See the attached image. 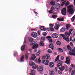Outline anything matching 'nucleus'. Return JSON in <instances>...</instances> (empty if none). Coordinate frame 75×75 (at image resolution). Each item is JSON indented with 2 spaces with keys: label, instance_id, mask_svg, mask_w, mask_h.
<instances>
[{
  "label": "nucleus",
  "instance_id": "6e6d98bb",
  "mask_svg": "<svg viewBox=\"0 0 75 75\" xmlns=\"http://www.w3.org/2000/svg\"><path fill=\"white\" fill-rule=\"evenodd\" d=\"M65 4V2H63L61 4V6H64Z\"/></svg>",
  "mask_w": 75,
  "mask_h": 75
},
{
  "label": "nucleus",
  "instance_id": "a211bd4d",
  "mask_svg": "<svg viewBox=\"0 0 75 75\" xmlns=\"http://www.w3.org/2000/svg\"><path fill=\"white\" fill-rule=\"evenodd\" d=\"M24 60V55H22L21 57V58L20 59V61L21 62H23Z\"/></svg>",
  "mask_w": 75,
  "mask_h": 75
},
{
  "label": "nucleus",
  "instance_id": "13d9d810",
  "mask_svg": "<svg viewBox=\"0 0 75 75\" xmlns=\"http://www.w3.org/2000/svg\"><path fill=\"white\" fill-rule=\"evenodd\" d=\"M42 59H46V56H43L42 57Z\"/></svg>",
  "mask_w": 75,
  "mask_h": 75
},
{
  "label": "nucleus",
  "instance_id": "39448f33",
  "mask_svg": "<svg viewBox=\"0 0 75 75\" xmlns=\"http://www.w3.org/2000/svg\"><path fill=\"white\" fill-rule=\"evenodd\" d=\"M31 36L33 38H37V34L36 32H33L31 33Z\"/></svg>",
  "mask_w": 75,
  "mask_h": 75
},
{
  "label": "nucleus",
  "instance_id": "f3484780",
  "mask_svg": "<svg viewBox=\"0 0 75 75\" xmlns=\"http://www.w3.org/2000/svg\"><path fill=\"white\" fill-rule=\"evenodd\" d=\"M40 30H42V31H45V28L43 26H41L40 27Z\"/></svg>",
  "mask_w": 75,
  "mask_h": 75
},
{
  "label": "nucleus",
  "instance_id": "0e129e2a",
  "mask_svg": "<svg viewBox=\"0 0 75 75\" xmlns=\"http://www.w3.org/2000/svg\"><path fill=\"white\" fill-rule=\"evenodd\" d=\"M31 30L32 31H35L36 30L35 29H31Z\"/></svg>",
  "mask_w": 75,
  "mask_h": 75
},
{
  "label": "nucleus",
  "instance_id": "4c0bfd02",
  "mask_svg": "<svg viewBox=\"0 0 75 75\" xmlns=\"http://www.w3.org/2000/svg\"><path fill=\"white\" fill-rule=\"evenodd\" d=\"M67 47L69 50H71V47H70V46H69V45L67 46Z\"/></svg>",
  "mask_w": 75,
  "mask_h": 75
},
{
  "label": "nucleus",
  "instance_id": "79ce46f5",
  "mask_svg": "<svg viewBox=\"0 0 75 75\" xmlns=\"http://www.w3.org/2000/svg\"><path fill=\"white\" fill-rule=\"evenodd\" d=\"M47 52L48 53L50 54V53H51L52 52V51H51L50 49H48L47 50Z\"/></svg>",
  "mask_w": 75,
  "mask_h": 75
},
{
  "label": "nucleus",
  "instance_id": "aec40b11",
  "mask_svg": "<svg viewBox=\"0 0 75 75\" xmlns=\"http://www.w3.org/2000/svg\"><path fill=\"white\" fill-rule=\"evenodd\" d=\"M55 2L54 1H52L50 2V4L52 6H54V5H55Z\"/></svg>",
  "mask_w": 75,
  "mask_h": 75
},
{
  "label": "nucleus",
  "instance_id": "dca6fc26",
  "mask_svg": "<svg viewBox=\"0 0 75 75\" xmlns=\"http://www.w3.org/2000/svg\"><path fill=\"white\" fill-rule=\"evenodd\" d=\"M29 64L30 66H34L35 65V63L34 62L31 61L29 62Z\"/></svg>",
  "mask_w": 75,
  "mask_h": 75
},
{
  "label": "nucleus",
  "instance_id": "e433bc0d",
  "mask_svg": "<svg viewBox=\"0 0 75 75\" xmlns=\"http://www.w3.org/2000/svg\"><path fill=\"white\" fill-rule=\"evenodd\" d=\"M64 69H65V68L64 67H62L61 68H59V69H60L61 71H63V70H64Z\"/></svg>",
  "mask_w": 75,
  "mask_h": 75
},
{
  "label": "nucleus",
  "instance_id": "e2e57ef3",
  "mask_svg": "<svg viewBox=\"0 0 75 75\" xmlns=\"http://www.w3.org/2000/svg\"><path fill=\"white\" fill-rule=\"evenodd\" d=\"M38 35H40V30H39L38 31Z\"/></svg>",
  "mask_w": 75,
  "mask_h": 75
},
{
  "label": "nucleus",
  "instance_id": "6e6552de",
  "mask_svg": "<svg viewBox=\"0 0 75 75\" xmlns=\"http://www.w3.org/2000/svg\"><path fill=\"white\" fill-rule=\"evenodd\" d=\"M35 58H36V57H35V54H31L30 59L32 61L34 60Z\"/></svg>",
  "mask_w": 75,
  "mask_h": 75
},
{
  "label": "nucleus",
  "instance_id": "3c124183",
  "mask_svg": "<svg viewBox=\"0 0 75 75\" xmlns=\"http://www.w3.org/2000/svg\"><path fill=\"white\" fill-rule=\"evenodd\" d=\"M72 31H73V29H71L70 30H69V34H70L71 35V32H72Z\"/></svg>",
  "mask_w": 75,
  "mask_h": 75
},
{
  "label": "nucleus",
  "instance_id": "c756f323",
  "mask_svg": "<svg viewBox=\"0 0 75 75\" xmlns=\"http://www.w3.org/2000/svg\"><path fill=\"white\" fill-rule=\"evenodd\" d=\"M48 63H49V61H48V60H46L45 63V65H48Z\"/></svg>",
  "mask_w": 75,
  "mask_h": 75
},
{
  "label": "nucleus",
  "instance_id": "5701e85b",
  "mask_svg": "<svg viewBox=\"0 0 75 75\" xmlns=\"http://www.w3.org/2000/svg\"><path fill=\"white\" fill-rule=\"evenodd\" d=\"M28 41L30 42H32L33 41V38H32L29 37L28 38Z\"/></svg>",
  "mask_w": 75,
  "mask_h": 75
},
{
  "label": "nucleus",
  "instance_id": "b1692460",
  "mask_svg": "<svg viewBox=\"0 0 75 75\" xmlns=\"http://www.w3.org/2000/svg\"><path fill=\"white\" fill-rule=\"evenodd\" d=\"M57 20L59 21H64V18H57Z\"/></svg>",
  "mask_w": 75,
  "mask_h": 75
},
{
  "label": "nucleus",
  "instance_id": "9b49d317",
  "mask_svg": "<svg viewBox=\"0 0 75 75\" xmlns=\"http://www.w3.org/2000/svg\"><path fill=\"white\" fill-rule=\"evenodd\" d=\"M70 62V59L68 57H66V59L65 61V63L67 64H69Z\"/></svg>",
  "mask_w": 75,
  "mask_h": 75
},
{
  "label": "nucleus",
  "instance_id": "4468645a",
  "mask_svg": "<svg viewBox=\"0 0 75 75\" xmlns=\"http://www.w3.org/2000/svg\"><path fill=\"white\" fill-rule=\"evenodd\" d=\"M54 66V64L52 62H51L50 63L49 67L51 68L52 67H53Z\"/></svg>",
  "mask_w": 75,
  "mask_h": 75
},
{
  "label": "nucleus",
  "instance_id": "a878e982",
  "mask_svg": "<svg viewBox=\"0 0 75 75\" xmlns=\"http://www.w3.org/2000/svg\"><path fill=\"white\" fill-rule=\"evenodd\" d=\"M65 35L67 36V37H69L70 36V33H68L67 32H66L65 33Z\"/></svg>",
  "mask_w": 75,
  "mask_h": 75
},
{
  "label": "nucleus",
  "instance_id": "de8ad7c7",
  "mask_svg": "<svg viewBox=\"0 0 75 75\" xmlns=\"http://www.w3.org/2000/svg\"><path fill=\"white\" fill-rule=\"evenodd\" d=\"M57 44L58 45H61V42H60L58 41L57 42Z\"/></svg>",
  "mask_w": 75,
  "mask_h": 75
},
{
  "label": "nucleus",
  "instance_id": "bb28decb",
  "mask_svg": "<svg viewBox=\"0 0 75 75\" xmlns=\"http://www.w3.org/2000/svg\"><path fill=\"white\" fill-rule=\"evenodd\" d=\"M50 75H54V71H50Z\"/></svg>",
  "mask_w": 75,
  "mask_h": 75
},
{
  "label": "nucleus",
  "instance_id": "6ab92c4d",
  "mask_svg": "<svg viewBox=\"0 0 75 75\" xmlns=\"http://www.w3.org/2000/svg\"><path fill=\"white\" fill-rule=\"evenodd\" d=\"M65 31V29L64 28H62L60 30V31L61 33H62V32H64Z\"/></svg>",
  "mask_w": 75,
  "mask_h": 75
},
{
  "label": "nucleus",
  "instance_id": "49530a36",
  "mask_svg": "<svg viewBox=\"0 0 75 75\" xmlns=\"http://www.w3.org/2000/svg\"><path fill=\"white\" fill-rule=\"evenodd\" d=\"M52 18H56V17H57V15H54L52 16Z\"/></svg>",
  "mask_w": 75,
  "mask_h": 75
},
{
  "label": "nucleus",
  "instance_id": "72a5a7b5",
  "mask_svg": "<svg viewBox=\"0 0 75 75\" xmlns=\"http://www.w3.org/2000/svg\"><path fill=\"white\" fill-rule=\"evenodd\" d=\"M49 48H52L53 47V45L52 44L50 43V44L49 46Z\"/></svg>",
  "mask_w": 75,
  "mask_h": 75
},
{
  "label": "nucleus",
  "instance_id": "09e8293b",
  "mask_svg": "<svg viewBox=\"0 0 75 75\" xmlns=\"http://www.w3.org/2000/svg\"><path fill=\"white\" fill-rule=\"evenodd\" d=\"M58 73L59 74H60V75L62 74V72H61V70H59L58 71Z\"/></svg>",
  "mask_w": 75,
  "mask_h": 75
},
{
  "label": "nucleus",
  "instance_id": "cd10ccee",
  "mask_svg": "<svg viewBox=\"0 0 75 75\" xmlns=\"http://www.w3.org/2000/svg\"><path fill=\"white\" fill-rule=\"evenodd\" d=\"M46 59H49L50 58V55L48 54H47L46 55Z\"/></svg>",
  "mask_w": 75,
  "mask_h": 75
},
{
  "label": "nucleus",
  "instance_id": "0eeeda50",
  "mask_svg": "<svg viewBox=\"0 0 75 75\" xmlns=\"http://www.w3.org/2000/svg\"><path fill=\"white\" fill-rule=\"evenodd\" d=\"M52 38H58V34L56 33H53L52 35Z\"/></svg>",
  "mask_w": 75,
  "mask_h": 75
},
{
  "label": "nucleus",
  "instance_id": "1a4fd4ad",
  "mask_svg": "<svg viewBox=\"0 0 75 75\" xmlns=\"http://www.w3.org/2000/svg\"><path fill=\"white\" fill-rule=\"evenodd\" d=\"M60 6V4H56L54 5V7L55 8L57 9H58V8H59Z\"/></svg>",
  "mask_w": 75,
  "mask_h": 75
},
{
  "label": "nucleus",
  "instance_id": "ddd939ff",
  "mask_svg": "<svg viewBox=\"0 0 75 75\" xmlns=\"http://www.w3.org/2000/svg\"><path fill=\"white\" fill-rule=\"evenodd\" d=\"M46 38L47 39V40L49 41L50 42H52V40L51 39V37L47 36L46 37Z\"/></svg>",
  "mask_w": 75,
  "mask_h": 75
},
{
  "label": "nucleus",
  "instance_id": "7ed1b4c3",
  "mask_svg": "<svg viewBox=\"0 0 75 75\" xmlns=\"http://www.w3.org/2000/svg\"><path fill=\"white\" fill-rule=\"evenodd\" d=\"M59 56H58L56 58L55 61L56 62V63L57 64H62V62L60 60H59Z\"/></svg>",
  "mask_w": 75,
  "mask_h": 75
},
{
  "label": "nucleus",
  "instance_id": "c03bdc74",
  "mask_svg": "<svg viewBox=\"0 0 75 75\" xmlns=\"http://www.w3.org/2000/svg\"><path fill=\"white\" fill-rule=\"evenodd\" d=\"M60 35L63 38V39L65 37V35H64L63 34H60Z\"/></svg>",
  "mask_w": 75,
  "mask_h": 75
},
{
  "label": "nucleus",
  "instance_id": "a19ab883",
  "mask_svg": "<svg viewBox=\"0 0 75 75\" xmlns=\"http://www.w3.org/2000/svg\"><path fill=\"white\" fill-rule=\"evenodd\" d=\"M30 71L31 72H33V73H34V72H35L36 71L35 70H34V69H31L30 70Z\"/></svg>",
  "mask_w": 75,
  "mask_h": 75
},
{
  "label": "nucleus",
  "instance_id": "338daca9",
  "mask_svg": "<svg viewBox=\"0 0 75 75\" xmlns=\"http://www.w3.org/2000/svg\"><path fill=\"white\" fill-rule=\"evenodd\" d=\"M38 62L39 63H40L41 62V60H40V58H39L38 59Z\"/></svg>",
  "mask_w": 75,
  "mask_h": 75
},
{
  "label": "nucleus",
  "instance_id": "774afa93",
  "mask_svg": "<svg viewBox=\"0 0 75 75\" xmlns=\"http://www.w3.org/2000/svg\"><path fill=\"white\" fill-rule=\"evenodd\" d=\"M51 28H47V31H50Z\"/></svg>",
  "mask_w": 75,
  "mask_h": 75
},
{
  "label": "nucleus",
  "instance_id": "7c9ffc66",
  "mask_svg": "<svg viewBox=\"0 0 75 75\" xmlns=\"http://www.w3.org/2000/svg\"><path fill=\"white\" fill-rule=\"evenodd\" d=\"M28 53H26L25 55V58L26 59H28Z\"/></svg>",
  "mask_w": 75,
  "mask_h": 75
},
{
  "label": "nucleus",
  "instance_id": "9d476101",
  "mask_svg": "<svg viewBox=\"0 0 75 75\" xmlns=\"http://www.w3.org/2000/svg\"><path fill=\"white\" fill-rule=\"evenodd\" d=\"M37 70L38 72H41L43 70V68L41 67H39L38 68Z\"/></svg>",
  "mask_w": 75,
  "mask_h": 75
},
{
  "label": "nucleus",
  "instance_id": "c85d7f7f",
  "mask_svg": "<svg viewBox=\"0 0 75 75\" xmlns=\"http://www.w3.org/2000/svg\"><path fill=\"white\" fill-rule=\"evenodd\" d=\"M32 68L33 69H37L38 68V65H35L32 67Z\"/></svg>",
  "mask_w": 75,
  "mask_h": 75
},
{
  "label": "nucleus",
  "instance_id": "603ef678",
  "mask_svg": "<svg viewBox=\"0 0 75 75\" xmlns=\"http://www.w3.org/2000/svg\"><path fill=\"white\" fill-rule=\"evenodd\" d=\"M75 16H74L71 18V20H72V21H74V20H75Z\"/></svg>",
  "mask_w": 75,
  "mask_h": 75
},
{
  "label": "nucleus",
  "instance_id": "c9c22d12",
  "mask_svg": "<svg viewBox=\"0 0 75 75\" xmlns=\"http://www.w3.org/2000/svg\"><path fill=\"white\" fill-rule=\"evenodd\" d=\"M40 51H39L38 52L36 53V55L37 56H38V55H40Z\"/></svg>",
  "mask_w": 75,
  "mask_h": 75
},
{
  "label": "nucleus",
  "instance_id": "a18cd8bd",
  "mask_svg": "<svg viewBox=\"0 0 75 75\" xmlns=\"http://www.w3.org/2000/svg\"><path fill=\"white\" fill-rule=\"evenodd\" d=\"M69 4V2L68 1H67V2L65 4V6H67Z\"/></svg>",
  "mask_w": 75,
  "mask_h": 75
},
{
  "label": "nucleus",
  "instance_id": "8fccbe9b",
  "mask_svg": "<svg viewBox=\"0 0 75 75\" xmlns=\"http://www.w3.org/2000/svg\"><path fill=\"white\" fill-rule=\"evenodd\" d=\"M50 31H54V29L52 28H50Z\"/></svg>",
  "mask_w": 75,
  "mask_h": 75
},
{
  "label": "nucleus",
  "instance_id": "393cba45",
  "mask_svg": "<svg viewBox=\"0 0 75 75\" xmlns=\"http://www.w3.org/2000/svg\"><path fill=\"white\" fill-rule=\"evenodd\" d=\"M25 49V45H23L21 47V50L22 51H24Z\"/></svg>",
  "mask_w": 75,
  "mask_h": 75
},
{
  "label": "nucleus",
  "instance_id": "412c9836",
  "mask_svg": "<svg viewBox=\"0 0 75 75\" xmlns=\"http://www.w3.org/2000/svg\"><path fill=\"white\" fill-rule=\"evenodd\" d=\"M63 39L64 40H66V41L67 42L69 41V38L66 37H65Z\"/></svg>",
  "mask_w": 75,
  "mask_h": 75
},
{
  "label": "nucleus",
  "instance_id": "bf43d9fd",
  "mask_svg": "<svg viewBox=\"0 0 75 75\" xmlns=\"http://www.w3.org/2000/svg\"><path fill=\"white\" fill-rule=\"evenodd\" d=\"M54 71L55 72H57L58 71V69L56 67L54 68Z\"/></svg>",
  "mask_w": 75,
  "mask_h": 75
},
{
  "label": "nucleus",
  "instance_id": "69168bd1",
  "mask_svg": "<svg viewBox=\"0 0 75 75\" xmlns=\"http://www.w3.org/2000/svg\"><path fill=\"white\" fill-rule=\"evenodd\" d=\"M30 75H35V74L34 73H29Z\"/></svg>",
  "mask_w": 75,
  "mask_h": 75
},
{
  "label": "nucleus",
  "instance_id": "37998d69",
  "mask_svg": "<svg viewBox=\"0 0 75 75\" xmlns=\"http://www.w3.org/2000/svg\"><path fill=\"white\" fill-rule=\"evenodd\" d=\"M58 50L59 52H63V50H62V49L61 48H59Z\"/></svg>",
  "mask_w": 75,
  "mask_h": 75
},
{
  "label": "nucleus",
  "instance_id": "f03ea898",
  "mask_svg": "<svg viewBox=\"0 0 75 75\" xmlns=\"http://www.w3.org/2000/svg\"><path fill=\"white\" fill-rule=\"evenodd\" d=\"M30 45H33L32 47L33 49H35L36 48L38 47V45L37 44V41H35L32 42L30 44Z\"/></svg>",
  "mask_w": 75,
  "mask_h": 75
},
{
  "label": "nucleus",
  "instance_id": "20e7f679",
  "mask_svg": "<svg viewBox=\"0 0 75 75\" xmlns=\"http://www.w3.org/2000/svg\"><path fill=\"white\" fill-rule=\"evenodd\" d=\"M69 55H74L75 56V50L72 49L71 50L69 53Z\"/></svg>",
  "mask_w": 75,
  "mask_h": 75
},
{
  "label": "nucleus",
  "instance_id": "473e14b6",
  "mask_svg": "<svg viewBox=\"0 0 75 75\" xmlns=\"http://www.w3.org/2000/svg\"><path fill=\"white\" fill-rule=\"evenodd\" d=\"M41 40L42 41H44L45 40V37H42Z\"/></svg>",
  "mask_w": 75,
  "mask_h": 75
},
{
  "label": "nucleus",
  "instance_id": "f704fd0d",
  "mask_svg": "<svg viewBox=\"0 0 75 75\" xmlns=\"http://www.w3.org/2000/svg\"><path fill=\"white\" fill-rule=\"evenodd\" d=\"M71 34L72 35H73V37H74V36H75V31H73L71 33Z\"/></svg>",
  "mask_w": 75,
  "mask_h": 75
},
{
  "label": "nucleus",
  "instance_id": "ea45409f",
  "mask_svg": "<svg viewBox=\"0 0 75 75\" xmlns=\"http://www.w3.org/2000/svg\"><path fill=\"white\" fill-rule=\"evenodd\" d=\"M40 45L41 46H43L44 45V43L42 42H41L40 43Z\"/></svg>",
  "mask_w": 75,
  "mask_h": 75
},
{
  "label": "nucleus",
  "instance_id": "4d7b16f0",
  "mask_svg": "<svg viewBox=\"0 0 75 75\" xmlns=\"http://www.w3.org/2000/svg\"><path fill=\"white\" fill-rule=\"evenodd\" d=\"M54 24H51L49 25V26L50 27H54Z\"/></svg>",
  "mask_w": 75,
  "mask_h": 75
},
{
  "label": "nucleus",
  "instance_id": "f257e3e1",
  "mask_svg": "<svg viewBox=\"0 0 75 75\" xmlns=\"http://www.w3.org/2000/svg\"><path fill=\"white\" fill-rule=\"evenodd\" d=\"M73 7V6L71 5L68 6L67 8V12L70 14H73V13H74Z\"/></svg>",
  "mask_w": 75,
  "mask_h": 75
},
{
  "label": "nucleus",
  "instance_id": "864d4df0",
  "mask_svg": "<svg viewBox=\"0 0 75 75\" xmlns=\"http://www.w3.org/2000/svg\"><path fill=\"white\" fill-rule=\"evenodd\" d=\"M71 66L72 68H74V69H75V66L74 64H71Z\"/></svg>",
  "mask_w": 75,
  "mask_h": 75
},
{
  "label": "nucleus",
  "instance_id": "423d86ee",
  "mask_svg": "<svg viewBox=\"0 0 75 75\" xmlns=\"http://www.w3.org/2000/svg\"><path fill=\"white\" fill-rule=\"evenodd\" d=\"M67 11V9L66 8H64L62 10L61 12L63 16H65L66 15V11Z\"/></svg>",
  "mask_w": 75,
  "mask_h": 75
},
{
  "label": "nucleus",
  "instance_id": "58836bf2",
  "mask_svg": "<svg viewBox=\"0 0 75 75\" xmlns=\"http://www.w3.org/2000/svg\"><path fill=\"white\" fill-rule=\"evenodd\" d=\"M42 35L43 36H46L47 35V33L46 32H44L42 33Z\"/></svg>",
  "mask_w": 75,
  "mask_h": 75
},
{
  "label": "nucleus",
  "instance_id": "f8f14e48",
  "mask_svg": "<svg viewBox=\"0 0 75 75\" xmlns=\"http://www.w3.org/2000/svg\"><path fill=\"white\" fill-rule=\"evenodd\" d=\"M54 9L55 8H54V7L53 6H52L51 10L49 11V12L50 13H52Z\"/></svg>",
  "mask_w": 75,
  "mask_h": 75
},
{
  "label": "nucleus",
  "instance_id": "052dcab7",
  "mask_svg": "<svg viewBox=\"0 0 75 75\" xmlns=\"http://www.w3.org/2000/svg\"><path fill=\"white\" fill-rule=\"evenodd\" d=\"M45 61H46V60L45 59H44L42 61V63H45Z\"/></svg>",
  "mask_w": 75,
  "mask_h": 75
},
{
  "label": "nucleus",
  "instance_id": "5fc2aeb1",
  "mask_svg": "<svg viewBox=\"0 0 75 75\" xmlns=\"http://www.w3.org/2000/svg\"><path fill=\"white\" fill-rule=\"evenodd\" d=\"M72 71V68H70L69 69V72H71Z\"/></svg>",
  "mask_w": 75,
  "mask_h": 75
},
{
  "label": "nucleus",
  "instance_id": "4be33fe9",
  "mask_svg": "<svg viewBox=\"0 0 75 75\" xmlns=\"http://www.w3.org/2000/svg\"><path fill=\"white\" fill-rule=\"evenodd\" d=\"M70 27H71V25H69V24H67L66 25V29L67 30H69V28H70Z\"/></svg>",
  "mask_w": 75,
  "mask_h": 75
},
{
  "label": "nucleus",
  "instance_id": "680f3d73",
  "mask_svg": "<svg viewBox=\"0 0 75 75\" xmlns=\"http://www.w3.org/2000/svg\"><path fill=\"white\" fill-rule=\"evenodd\" d=\"M61 60H64V57L63 56H61Z\"/></svg>",
  "mask_w": 75,
  "mask_h": 75
},
{
  "label": "nucleus",
  "instance_id": "2eb2a0df",
  "mask_svg": "<svg viewBox=\"0 0 75 75\" xmlns=\"http://www.w3.org/2000/svg\"><path fill=\"white\" fill-rule=\"evenodd\" d=\"M59 25L56 24L54 26V28L55 29V30H58V28H59Z\"/></svg>",
  "mask_w": 75,
  "mask_h": 75
},
{
  "label": "nucleus",
  "instance_id": "2f4dec72",
  "mask_svg": "<svg viewBox=\"0 0 75 75\" xmlns=\"http://www.w3.org/2000/svg\"><path fill=\"white\" fill-rule=\"evenodd\" d=\"M57 66L58 67H59V68H61V67H62V64L60 63H58L57 65Z\"/></svg>",
  "mask_w": 75,
  "mask_h": 75
}]
</instances>
